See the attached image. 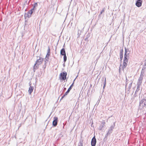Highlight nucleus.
I'll return each mask as SVG.
<instances>
[{"label": "nucleus", "mask_w": 146, "mask_h": 146, "mask_svg": "<svg viewBox=\"0 0 146 146\" xmlns=\"http://www.w3.org/2000/svg\"><path fill=\"white\" fill-rule=\"evenodd\" d=\"M125 52L123 60V64L122 68L123 70L125 68L127 65L128 60L129 58V54L130 53V51L128 49H127L126 48H125Z\"/></svg>", "instance_id": "f257e3e1"}, {"label": "nucleus", "mask_w": 146, "mask_h": 146, "mask_svg": "<svg viewBox=\"0 0 146 146\" xmlns=\"http://www.w3.org/2000/svg\"><path fill=\"white\" fill-rule=\"evenodd\" d=\"M43 61V58L41 57H39V59L37 60L33 67L34 72L35 71V70L38 69L39 65L42 64Z\"/></svg>", "instance_id": "f03ea898"}, {"label": "nucleus", "mask_w": 146, "mask_h": 146, "mask_svg": "<svg viewBox=\"0 0 146 146\" xmlns=\"http://www.w3.org/2000/svg\"><path fill=\"white\" fill-rule=\"evenodd\" d=\"M143 79L139 78L138 81L137 82V89L135 91V94L136 95L137 92L140 90V87L141 85V84Z\"/></svg>", "instance_id": "7ed1b4c3"}, {"label": "nucleus", "mask_w": 146, "mask_h": 146, "mask_svg": "<svg viewBox=\"0 0 146 146\" xmlns=\"http://www.w3.org/2000/svg\"><path fill=\"white\" fill-rule=\"evenodd\" d=\"M139 107L141 109H146V99H143L140 101Z\"/></svg>", "instance_id": "20e7f679"}, {"label": "nucleus", "mask_w": 146, "mask_h": 146, "mask_svg": "<svg viewBox=\"0 0 146 146\" xmlns=\"http://www.w3.org/2000/svg\"><path fill=\"white\" fill-rule=\"evenodd\" d=\"M115 126V123H113V125L111 126L108 129V132L106 135L105 137H107L108 136L110 135V134L112 133L113 129H114Z\"/></svg>", "instance_id": "39448f33"}, {"label": "nucleus", "mask_w": 146, "mask_h": 146, "mask_svg": "<svg viewBox=\"0 0 146 146\" xmlns=\"http://www.w3.org/2000/svg\"><path fill=\"white\" fill-rule=\"evenodd\" d=\"M76 78L74 80L73 82L72 83V84L70 86V87L68 88V89L67 91L62 96V98L61 99V100L66 95H67L68 93L71 90L72 87L73 86V84L74 83V81H75Z\"/></svg>", "instance_id": "423d86ee"}, {"label": "nucleus", "mask_w": 146, "mask_h": 146, "mask_svg": "<svg viewBox=\"0 0 146 146\" xmlns=\"http://www.w3.org/2000/svg\"><path fill=\"white\" fill-rule=\"evenodd\" d=\"M67 73L66 72H63L60 74V80H64L66 79Z\"/></svg>", "instance_id": "0eeeda50"}, {"label": "nucleus", "mask_w": 146, "mask_h": 146, "mask_svg": "<svg viewBox=\"0 0 146 146\" xmlns=\"http://www.w3.org/2000/svg\"><path fill=\"white\" fill-rule=\"evenodd\" d=\"M126 82L125 86V90L126 91L127 90V91L128 92H129V91H130V90L131 88V86H132V84L133 82L131 81L130 82V83L129 84L128 88H126L127 86V84H128V81H127V78L126 79Z\"/></svg>", "instance_id": "6e6552de"}, {"label": "nucleus", "mask_w": 146, "mask_h": 146, "mask_svg": "<svg viewBox=\"0 0 146 146\" xmlns=\"http://www.w3.org/2000/svg\"><path fill=\"white\" fill-rule=\"evenodd\" d=\"M146 66L145 65H144L142 69L139 78L143 79L144 76V74L145 72V70L146 68Z\"/></svg>", "instance_id": "1a4fd4ad"}, {"label": "nucleus", "mask_w": 146, "mask_h": 146, "mask_svg": "<svg viewBox=\"0 0 146 146\" xmlns=\"http://www.w3.org/2000/svg\"><path fill=\"white\" fill-rule=\"evenodd\" d=\"M96 143V139L95 137L94 136L92 138L91 141V144L92 146H95Z\"/></svg>", "instance_id": "9d476101"}, {"label": "nucleus", "mask_w": 146, "mask_h": 146, "mask_svg": "<svg viewBox=\"0 0 146 146\" xmlns=\"http://www.w3.org/2000/svg\"><path fill=\"white\" fill-rule=\"evenodd\" d=\"M142 2L141 0H137L135 3L136 5L138 7H140L141 6Z\"/></svg>", "instance_id": "9b49d317"}, {"label": "nucleus", "mask_w": 146, "mask_h": 146, "mask_svg": "<svg viewBox=\"0 0 146 146\" xmlns=\"http://www.w3.org/2000/svg\"><path fill=\"white\" fill-rule=\"evenodd\" d=\"M58 118L57 117H54V120L52 122V125L54 127L56 126L57 124Z\"/></svg>", "instance_id": "f8f14e48"}, {"label": "nucleus", "mask_w": 146, "mask_h": 146, "mask_svg": "<svg viewBox=\"0 0 146 146\" xmlns=\"http://www.w3.org/2000/svg\"><path fill=\"white\" fill-rule=\"evenodd\" d=\"M29 84L30 85V86L29 88V90H28V92L29 94H31L32 92H33V90L34 89V87L33 86H31V84H30L29 83Z\"/></svg>", "instance_id": "ddd939ff"}, {"label": "nucleus", "mask_w": 146, "mask_h": 146, "mask_svg": "<svg viewBox=\"0 0 146 146\" xmlns=\"http://www.w3.org/2000/svg\"><path fill=\"white\" fill-rule=\"evenodd\" d=\"M34 10H32V9L31 10H30L28 12L27 15L28 17L29 18L31 17V14L33 13V11ZM25 15L26 16L27 15V14H25Z\"/></svg>", "instance_id": "4468645a"}, {"label": "nucleus", "mask_w": 146, "mask_h": 146, "mask_svg": "<svg viewBox=\"0 0 146 146\" xmlns=\"http://www.w3.org/2000/svg\"><path fill=\"white\" fill-rule=\"evenodd\" d=\"M102 83L104 84L103 88L104 89L106 86V78L104 77L102 78Z\"/></svg>", "instance_id": "2eb2a0df"}, {"label": "nucleus", "mask_w": 146, "mask_h": 146, "mask_svg": "<svg viewBox=\"0 0 146 146\" xmlns=\"http://www.w3.org/2000/svg\"><path fill=\"white\" fill-rule=\"evenodd\" d=\"M60 54L62 55L66 54L65 50L64 48H62L60 51Z\"/></svg>", "instance_id": "dca6fc26"}, {"label": "nucleus", "mask_w": 146, "mask_h": 146, "mask_svg": "<svg viewBox=\"0 0 146 146\" xmlns=\"http://www.w3.org/2000/svg\"><path fill=\"white\" fill-rule=\"evenodd\" d=\"M50 54V49L49 47H48V49L47 50V53L46 55V57L48 58Z\"/></svg>", "instance_id": "f3484780"}, {"label": "nucleus", "mask_w": 146, "mask_h": 146, "mask_svg": "<svg viewBox=\"0 0 146 146\" xmlns=\"http://www.w3.org/2000/svg\"><path fill=\"white\" fill-rule=\"evenodd\" d=\"M64 56V62L65 63L67 60V57L66 54L63 55Z\"/></svg>", "instance_id": "a211bd4d"}, {"label": "nucleus", "mask_w": 146, "mask_h": 146, "mask_svg": "<svg viewBox=\"0 0 146 146\" xmlns=\"http://www.w3.org/2000/svg\"><path fill=\"white\" fill-rule=\"evenodd\" d=\"M105 8H104L102 9V11H101L100 13V15H99V16L100 15H101L104 12V11H105Z\"/></svg>", "instance_id": "6ab92c4d"}, {"label": "nucleus", "mask_w": 146, "mask_h": 146, "mask_svg": "<svg viewBox=\"0 0 146 146\" xmlns=\"http://www.w3.org/2000/svg\"><path fill=\"white\" fill-rule=\"evenodd\" d=\"M38 5L37 3H35L33 5V7L32 8V10H34L35 9V7H37Z\"/></svg>", "instance_id": "aec40b11"}, {"label": "nucleus", "mask_w": 146, "mask_h": 146, "mask_svg": "<svg viewBox=\"0 0 146 146\" xmlns=\"http://www.w3.org/2000/svg\"><path fill=\"white\" fill-rule=\"evenodd\" d=\"M104 127V125H101L99 127V129L100 130H101L102 129V128Z\"/></svg>", "instance_id": "412c9836"}, {"label": "nucleus", "mask_w": 146, "mask_h": 146, "mask_svg": "<svg viewBox=\"0 0 146 146\" xmlns=\"http://www.w3.org/2000/svg\"><path fill=\"white\" fill-rule=\"evenodd\" d=\"M80 145H79L78 146H83V143L82 142H80Z\"/></svg>", "instance_id": "4be33fe9"}, {"label": "nucleus", "mask_w": 146, "mask_h": 146, "mask_svg": "<svg viewBox=\"0 0 146 146\" xmlns=\"http://www.w3.org/2000/svg\"><path fill=\"white\" fill-rule=\"evenodd\" d=\"M123 57V55H120V58L121 60H122Z\"/></svg>", "instance_id": "5701e85b"}, {"label": "nucleus", "mask_w": 146, "mask_h": 146, "mask_svg": "<svg viewBox=\"0 0 146 146\" xmlns=\"http://www.w3.org/2000/svg\"><path fill=\"white\" fill-rule=\"evenodd\" d=\"M105 123H106L105 122H104V121L102 123V125H104V126Z\"/></svg>", "instance_id": "b1692460"}, {"label": "nucleus", "mask_w": 146, "mask_h": 146, "mask_svg": "<svg viewBox=\"0 0 146 146\" xmlns=\"http://www.w3.org/2000/svg\"><path fill=\"white\" fill-rule=\"evenodd\" d=\"M79 31H80V30H78V36H79L80 35V34L79 33Z\"/></svg>", "instance_id": "393cba45"}, {"label": "nucleus", "mask_w": 146, "mask_h": 146, "mask_svg": "<svg viewBox=\"0 0 146 146\" xmlns=\"http://www.w3.org/2000/svg\"><path fill=\"white\" fill-rule=\"evenodd\" d=\"M120 52L123 53V49H122L120 51Z\"/></svg>", "instance_id": "a878e982"}, {"label": "nucleus", "mask_w": 146, "mask_h": 146, "mask_svg": "<svg viewBox=\"0 0 146 146\" xmlns=\"http://www.w3.org/2000/svg\"><path fill=\"white\" fill-rule=\"evenodd\" d=\"M123 53L120 52V55H123Z\"/></svg>", "instance_id": "bb28decb"}, {"label": "nucleus", "mask_w": 146, "mask_h": 146, "mask_svg": "<svg viewBox=\"0 0 146 146\" xmlns=\"http://www.w3.org/2000/svg\"><path fill=\"white\" fill-rule=\"evenodd\" d=\"M21 125H22V123H21V124H19V128H19H19L21 126Z\"/></svg>", "instance_id": "cd10ccee"}, {"label": "nucleus", "mask_w": 146, "mask_h": 146, "mask_svg": "<svg viewBox=\"0 0 146 146\" xmlns=\"http://www.w3.org/2000/svg\"><path fill=\"white\" fill-rule=\"evenodd\" d=\"M66 89V88H64V90H65Z\"/></svg>", "instance_id": "c85d7f7f"}, {"label": "nucleus", "mask_w": 146, "mask_h": 146, "mask_svg": "<svg viewBox=\"0 0 146 146\" xmlns=\"http://www.w3.org/2000/svg\"><path fill=\"white\" fill-rule=\"evenodd\" d=\"M63 66H64V64H63Z\"/></svg>", "instance_id": "c756f323"}]
</instances>
